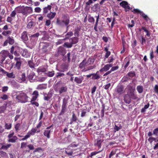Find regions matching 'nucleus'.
<instances>
[{
	"label": "nucleus",
	"instance_id": "obj_47",
	"mask_svg": "<svg viewBox=\"0 0 158 158\" xmlns=\"http://www.w3.org/2000/svg\"><path fill=\"white\" fill-rule=\"evenodd\" d=\"M140 15L146 20H148V17L147 16L145 15L143 11H141V13Z\"/></svg>",
	"mask_w": 158,
	"mask_h": 158
},
{
	"label": "nucleus",
	"instance_id": "obj_38",
	"mask_svg": "<svg viewBox=\"0 0 158 158\" xmlns=\"http://www.w3.org/2000/svg\"><path fill=\"white\" fill-rule=\"evenodd\" d=\"M124 61L126 62V64L124 66V69H126L130 64V61L128 60V59L125 58Z\"/></svg>",
	"mask_w": 158,
	"mask_h": 158
},
{
	"label": "nucleus",
	"instance_id": "obj_19",
	"mask_svg": "<svg viewBox=\"0 0 158 158\" xmlns=\"http://www.w3.org/2000/svg\"><path fill=\"white\" fill-rule=\"evenodd\" d=\"M103 141V139L97 140L95 143V145L97 146L98 148H101V144Z\"/></svg>",
	"mask_w": 158,
	"mask_h": 158
},
{
	"label": "nucleus",
	"instance_id": "obj_40",
	"mask_svg": "<svg viewBox=\"0 0 158 158\" xmlns=\"http://www.w3.org/2000/svg\"><path fill=\"white\" fill-rule=\"evenodd\" d=\"M46 71V69L44 68H39L37 70L38 73L40 72H44Z\"/></svg>",
	"mask_w": 158,
	"mask_h": 158
},
{
	"label": "nucleus",
	"instance_id": "obj_2",
	"mask_svg": "<svg viewBox=\"0 0 158 158\" xmlns=\"http://www.w3.org/2000/svg\"><path fill=\"white\" fill-rule=\"evenodd\" d=\"M69 22V17L68 15H64L62 18V20L61 21L57 19L56 24L60 26H63L64 25L67 26Z\"/></svg>",
	"mask_w": 158,
	"mask_h": 158
},
{
	"label": "nucleus",
	"instance_id": "obj_11",
	"mask_svg": "<svg viewBox=\"0 0 158 158\" xmlns=\"http://www.w3.org/2000/svg\"><path fill=\"white\" fill-rule=\"evenodd\" d=\"M15 60L16 61V63L15 64V67L18 69H19L20 68V66L22 63L21 61L20 60V58L15 57Z\"/></svg>",
	"mask_w": 158,
	"mask_h": 158
},
{
	"label": "nucleus",
	"instance_id": "obj_14",
	"mask_svg": "<svg viewBox=\"0 0 158 158\" xmlns=\"http://www.w3.org/2000/svg\"><path fill=\"white\" fill-rule=\"evenodd\" d=\"M18 49L23 56L26 57L27 56V49H23L20 48H18Z\"/></svg>",
	"mask_w": 158,
	"mask_h": 158
},
{
	"label": "nucleus",
	"instance_id": "obj_54",
	"mask_svg": "<svg viewBox=\"0 0 158 158\" xmlns=\"http://www.w3.org/2000/svg\"><path fill=\"white\" fill-rule=\"evenodd\" d=\"M150 59L151 60H152L154 58V53L153 51L152 50L150 52Z\"/></svg>",
	"mask_w": 158,
	"mask_h": 158
},
{
	"label": "nucleus",
	"instance_id": "obj_26",
	"mask_svg": "<svg viewBox=\"0 0 158 158\" xmlns=\"http://www.w3.org/2000/svg\"><path fill=\"white\" fill-rule=\"evenodd\" d=\"M56 13L55 12H50L47 15V17L50 19H52L54 18L55 16Z\"/></svg>",
	"mask_w": 158,
	"mask_h": 158
},
{
	"label": "nucleus",
	"instance_id": "obj_51",
	"mask_svg": "<svg viewBox=\"0 0 158 158\" xmlns=\"http://www.w3.org/2000/svg\"><path fill=\"white\" fill-rule=\"evenodd\" d=\"M108 61L107 62L108 63H110L112 62L114 60V59L113 58V56H111L108 59Z\"/></svg>",
	"mask_w": 158,
	"mask_h": 158
},
{
	"label": "nucleus",
	"instance_id": "obj_34",
	"mask_svg": "<svg viewBox=\"0 0 158 158\" xmlns=\"http://www.w3.org/2000/svg\"><path fill=\"white\" fill-rule=\"evenodd\" d=\"M25 9L27 15L32 12V8L30 7H25Z\"/></svg>",
	"mask_w": 158,
	"mask_h": 158
},
{
	"label": "nucleus",
	"instance_id": "obj_7",
	"mask_svg": "<svg viewBox=\"0 0 158 158\" xmlns=\"http://www.w3.org/2000/svg\"><path fill=\"white\" fill-rule=\"evenodd\" d=\"M115 91L119 95L124 94L125 91L124 86L122 85H118Z\"/></svg>",
	"mask_w": 158,
	"mask_h": 158
},
{
	"label": "nucleus",
	"instance_id": "obj_28",
	"mask_svg": "<svg viewBox=\"0 0 158 158\" xmlns=\"http://www.w3.org/2000/svg\"><path fill=\"white\" fill-rule=\"evenodd\" d=\"M11 146V144H7L6 145H2L1 147L0 148V149H2L5 150H6L8 148H9Z\"/></svg>",
	"mask_w": 158,
	"mask_h": 158
},
{
	"label": "nucleus",
	"instance_id": "obj_59",
	"mask_svg": "<svg viewBox=\"0 0 158 158\" xmlns=\"http://www.w3.org/2000/svg\"><path fill=\"white\" fill-rule=\"evenodd\" d=\"M110 86H111V84L110 83H109L107 84L104 85V89L107 90V89H108L110 88Z\"/></svg>",
	"mask_w": 158,
	"mask_h": 158
},
{
	"label": "nucleus",
	"instance_id": "obj_3",
	"mask_svg": "<svg viewBox=\"0 0 158 158\" xmlns=\"http://www.w3.org/2000/svg\"><path fill=\"white\" fill-rule=\"evenodd\" d=\"M9 54V52L6 50H3L0 52V63L3 64L6 57L8 56Z\"/></svg>",
	"mask_w": 158,
	"mask_h": 158
},
{
	"label": "nucleus",
	"instance_id": "obj_39",
	"mask_svg": "<svg viewBox=\"0 0 158 158\" xmlns=\"http://www.w3.org/2000/svg\"><path fill=\"white\" fill-rule=\"evenodd\" d=\"M23 6H18L15 9V10L18 13H22Z\"/></svg>",
	"mask_w": 158,
	"mask_h": 158
},
{
	"label": "nucleus",
	"instance_id": "obj_25",
	"mask_svg": "<svg viewBox=\"0 0 158 158\" xmlns=\"http://www.w3.org/2000/svg\"><path fill=\"white\" fill-rule=\"evenodd\" d=\"M7 40L8 43L10 45H12L14 43V40L13 39V37L11 38L9 36L7 38Z\"/></svg>",
	"mask_w": 158,
	"mask_h": 158
},
{
	"label": "nucleus",
	"instance_id": "obj_50",
	"mask_svg": "<svg viewBox=\"0 0 158 158\" xmlns=\"http://www.w3.org/2000/svg\"><path fill=\"white\" fill-rule=\"evenodd\" d=\"M94 59L89 58L88 59L87 62L89 63V64H91L94 63Z\"/></svg>",
	"mask_w": 158,
	"mask_h": 158
},
{
	"label": "nucleus",
	"instance_id": "obj_20",
	"mask_svg": "<svg viewBox=\"0 0 158 158\" xmlns=\"http://www.w3.org/2000/svg\"><path fill=\"white\" fill-rule=\"evenodd\" d=\"M80 31V28L77 27L75 28L74 31V35L76 36H79V31Z\"/></svg>",
	"mask_w": 158,
	"mask_h": 158
},
{
	"label": "nucleus",
	"instance_id": "obj_35",
	"mask_svg": "<svg viewBox=\"0 0 158 158\" xmlns=\"http://www.w3.org/2000/svg\"><path fill=\"white\" fill-rule=\"evenodd\" d=\"M72 44H76L77 43L78 41V39L77 37H74L71 39Z\"/></svg>",
	"mask_w": 158,
	"mask_h": 158
},
{
	"label": "nucleus",
	"instance_id": "obj_55",
	"mask_svg": "<svg viewBox=\"0 0 158 158\" xmlns=\"http://www.w3.org/2000/svg\"><path fill=\"white\" fill-rule=\"evenodd\" d=\"M11 31H4L2 33V34L5 36H6L7 35H9L11 34Z\"/></svg>",
	"mask_w": 158,
	"mask_h": 158
},
{
	"label": "nucleus",
	"instance_id": "obj_64",
	"mask_svg": "<svg viewBox=\"0 0 158 158\" xmlns=\"http://www.w3.org/2000/svg\"><path fill=\"white\" fill-rule=\"evenodd\" d=\"M154 90L155 92L157 94H158V85H156L155 86L154 88Z\"/></svg>",
	"mask_w": 158,
	"mask_h": 158
},
{
	"label": "nucleus",
	"instance_id": "obj_9",
	"mask_svg": "<svg viewBox=\"0 0 158 158\" xmlns=\"http://www.w3.org/2000/svg\"><path fill=\"white\" fill-rule=\"evenodd\" d=\"M120 5L125 9L126 11H127L126 9L128 10H130L131 9L129 6L128 2L125 1H123L120 3Z\"/></svg>",
	"mask_w": 158,
	"mask_h": 158
},
{
	"label": "nucleus",
	"instance_id": "obj_41",
	"mask_svg": "<svg viewBox=\"0 0 158 158\" xmlns=\"http://www.w3.org/2000/svg\"><path fill=\"white\" fill-rule=\"evenodd\" d=\"M127 88L128 89V92L133 91L134 92L135 90V89L134 88L133 86L129 85L127 86Z\"/></svg>",
	"mask_w": 158,
	"mask_h": 158
},
{
	"label": "nucleus",
	"instance_id": "obj_29",
	"mask_svg": "<svg viewBox=\"0 0 158 158\" xmlns=\"http://www.w3.org/2000/svg\"><path fill=\"white\" fill-rule=\"evenodd\" d=\"M131 11L134 14H139L141 13V11L139 10L138 9H134L133 10H131Z\"/></svg>",
	"mask_w": 158,
	"mask_h": 158
},
{
	"label": "nucleus",
	"instance_id": "obj_17",
	"mask_svg": "<svg viewBox=\"0 0 158 158\" xmlns=\"http://www.w3.org/2000/svg\"><path fill=\"white\" fill-rule=\"evenodd\" d=\"M72 114H73L72 118H71V122L70 123V124H71L73 122H76L77 120V118L76 114L74 112H73Z\"/></svg>",
	"mask_w": 158,
	"mask_h": 158
},
{
	"label": "nucleus",
	"instance_id": "obj_43",
	"mask_svg": "<svg viewBox=\"0 0 158 158\" xmlns=\"http://www.w3.org/2000/svg\"><path fill=\"white\" fill-rule=\"evenodd\" d=\"M35 75V73H31L29 74V75L28 76V77L30 80H32L33 77H34Z\"/></svg>",
	"mask_w": 158,
	"mask_h": 158
},
{
	"label": "nucleus",
	"instance_id": "obj_52",
	"mask_svg": "<svg viewBox=\"0 0 158 158\" xmlns=\"http://www.w3.org/2000/svg\"><path fill=\"white\" fill-rule=\"evenodd\" d=\"M79 145V143H77L76 142H74L72 143L71 145L70 146L72 148H75L77 147Z\"/></svg>",
	"mask_w": 158,
	"mask_h": 158
},
{
	"label": "nucleus",
	"instance_id": "obj_21",
	"mask_svg": "<svg viewBox=\"0 0 158 158\" xmlns=\"http://www.w3.org/2000/svg\"><path fill=\"white\" fill-rule=\"evenodd\" d=\"M17 137L16 136H14L13 137L10 139H8V141L9 142L14 143L16 142V140L18 139Z\"/></svg>",
	"mask_w": 158,
	"mask_h": 158
},
{
	"label": "nucleus",
	"instance_id": "obj_60",
	"mask_svg": "<svg viewBox=\"0 0 158 158\" xmlns=\"http://www.w3.org/2000/svg\"><path fill=\"white\" fill-rule=\"evenodd\" d=\"M110 69V70L111 72L114 71L115 70H117L118 69V66H113Z\"/></svg>",
	"mask_w": 158,
	"mask_h": 158
},
{
	"label": "nucleus",
	"instance_id": "obj_1",
	"mask_svg": "<svg viewBox=\"0 0 158 158\" xmlns=\"http://www.w3.org/2000/svg\"><path fill=\"white\" fill-rule=\"evenodd\" d=\"M28 97L27 94L22 91H21L19 94L17 95L16 99L21 103H25L28 101L27 98Z\"/></svg>",
	"mask_w": 158,
	"mask_h": 158
},
{
	"label": "nucleus",
	"instance_id": "obj_46",
	"mask_svg": "<svg viewBox=\"0 0 158 158\" xmlns=\"http://www.w3.org/2000/svg\"><path fill=\"white\" fill-rule=\"evenodd\" d=\"M28 64L29 67L31 68H34L35 64L31 60H29L28 61Z\"/></svg>",
	"mask_w": 158,
	"mask_h": 158
},
{
	"label": "nucleus",
	"instance_id": "obj_27",
	"mask_svg": "<svg viewBox=\"0 0 158 158\" xmlns=\"http://www.w3.org/2000/svg\"><path fill=\"white\" fill-rule=\"evenodd\" d=\"M51 8V6L50 5H48V6L44 8V14L47 13L48 11L50 10Z\"/></svg>",
	"mask_w": 158,
	"mask_h": 158
},
{
	"label": "nucleus",
	"instance_id": "obj_13",
	"mask_svg": "<svg viewBox=\"0 0 158 158\" xmlns=\"http://www.w3.org/2000/svg\"><path fill=\"white\" fill-rule=\"evenodd\" d=\"M127 94H128L129 96H130V98L131 99H132L133 100H135L137 98V95L135 94L134 92L133 91L131 92H127Z\"/></svg>",
	"mask_w": 158,
	"mask_h": 158
},
{
	"label": "nucleus",
	"instance_id": "obj_33",
	"mask_svg": "<svg viewBox=\"0 0 158 158\" xmlns=\"http://www.w3.org/2000/svg\"><path fill=\"white\" fill-rule=\"evenodd\" d=\"M67 90V88L66 86L62 87L60 88V89L59 90V93L60 94H61L64 92H65Z\"/></svg>",
	"mask_w": 158,
	"mask_h": 158
},
{
	"label": "nucleus",
	"instance_id": "obj_42",
	"mask_svg": "<svg viewBox=\"0 0 158 158\" xmlns=\"http://www.w3.org/2000/svg\"><path fill=\"white\" fill-rule=\"evenodd\" d=\"M156 139L155 138L150 137L148 139V140L151 143L153 141H154L156 142L157 140H156Z\"/></svg>",
	"mask_w": 158,
	"mask_h": 158
},
{
	"label": "nucleus",
	"instance_id": "obj_56",
	"mask_svg": "<svg viewBox=\"0 0 158 158\" xmlns=\"http://www.w3.org/2000/svg\"><path fill=\"white\" fill-rule=\"evenodd\" d=\"M128 75L131 77H134L135 76V73L134 72H130L128 73Z\"/></svg>",
	"mask_w": 158,
	"mask_h": 158
},
{
	"label": "nucleus",
	"instance_id": "obj_15",
	"mask_svg": "<svg viewBox=\"0 0 158 158\" xmlns=\"http://www.w3.org/2000/svg\"><path fill=\"white\" fill-rule=\"evenodd\" d=\"M87 64V62L86 61V59H84L82 62L80 63L79 65V67L81 69H85V66Z\"/></svg>",
	"mask_w": 158,
	"mask_h": 158
},
{
	"label": "nucleus",
	"instance_id": "obj_62",
	"mask_svg": "<svg viewBox=\"0 0 158 158\" xmlns=\"http://www.w3.org/2000/svg\"><path fill=\"white\" fill-rule=\"evenodd\" d=\"M158 133V127L155 129L153 131V134L157 135Z\"/></svg>",
	"mask_w": 158,
	"mask_h": 158
},
{
	"label": "nucleus",
	"instance_id": "obj_18",
	"mask_svg": "<svg viewBox=\"0 0 158 158\" xmlns=\"http://www.w3.org/2000/svg\"><path fill=\"white\" fill-rule=\"evenodd\" d=\"M44 100L47 101H49L52 96V95L49 93L48 94L44 93Z\"/></svg>",
	"mask_w": 158,
	"mask_h": 158
},
{
	"label": "nucleus",
	"instance_id": "obj_16",
	"mask_svg": "<svg viewBox=\"0 0 158 158\" xmlns=\"http://www.w3.org/2000/svg\"><path fill=\"white\" fill-rule=\"evenodd\" d=\"M21 38L24 41H27L28 40V37L27 35V33L26 31H24L22 34Z\"/></svg>",
	"mask_w": 158,
	"mask_h": 158
},
{
	"label": "nucleus",
	"instance_id": "obj_22",
	"mask_svg": "<svg viewBox=\"0 0 158 158\" xmlns=\"http://www.w3.org/2000/svg\"><path fill=\"white\" fill-rule=\"evenodd\" d=\"M96 67L95 65H93V66H89L87 67V69H84L82 70V72H85L88 71H89L91 69H94Z\"/></svg>",
	"mask_w": 158,
	"mask_h": 158
},
{
	"label": "nucleus",
	"instance_id": "obj_44",
	"mask_svg": "<svg viewBox=\"0 0 158 158\" xmlns=\"http://www.w3.org/2000/svg\"><path fill=\"white\" fill-rule=\"evenodd\" d=\"M11 124L9 123L8 124L6 123H5V129H10L11 128Z\"/></svg>",
	"mask_w": 158,
	"mask_h": 158
},
{
	"label": "nucleus",
	"instance_id": "obj_30",
	"mask_svg": "<svg viewBox=\"0 0 158 158\" xmlns=\"http://www.w3.org/2000/svg\"><path fill=\"white\" fill-rule=\"evenodd\" d=\"M136 89L139 93H141L143 92V87L141 85H138Z\"/></svg>",
	"mask_w": 158,
	"mask_h": 158
},
{
	"label": "nucleus",
	"instance_id": "obj_53",
	"mask_svg": "<svg viewBox=\"0 0 158 158\" xmlns=\"http://www.w3.org/2000/svg\"><path fill=\"white\" fill-rule=\"evenodd\" d=\"M67 57L66 56L63 57V60L64 61H65L67 60V58L68 61H69V52L67 53Z\"/></svg>",
	"mask_w": 158,
	"mask_h": 158
},
{
	"label": "nucleus",
	"instance_id": "obj_31",
	"mask_svg": "<svg viewBox=\"0 0 158 158\" xmlns=\"http://www.w3.org/2000/svg\"><path fill=\"white\" fill-rule=\"evenodd\" d=\"M82 79L79 77H76L74 79V81L77 84H80L81 83Z\"/></svg>",
	"mask_w": 158,
	"mask_h": 158
},
{
	"label": "nucleus",
	"instance_id": "obj_12",
	"mask_svg": "<svg viewBox=\"0 0 158 158\" xmlns=\"http://www.w3.org/2000/svg\"><path fill=\"white\" fill-rule=\"evenodd\" d=\"M123 97L125 103L127 104H129L131 102V99L127 93L124 95Z\"/></svg>",
	"mask_w": 158,
	"mask_h": 158
},
{
	"label": "nucleus",
	"instance_id": "obj_45",
	"mask_svg": "<svg viewBox=\"0 0 158 158\" xmlns=\"http://www.w3.org/2000/svg\"><path fill=\"white\" fill-rule=\"evenodd\" d=\"M6 76L9 78H14L15 77V76L13 73H8L7 72V73H6Z\"/></svg>",
	"mask_w": 158,
	"mask_h": 158
},
{
	"label": "nucleus",
	"instance_id": "obj_5",
	"mask_svg": "<svg viewBox=\"0 0 158 158\" xmlns=\"http://www.w3.org/2000/svg\"><path fill=\"white\" fill-rule=\"evenodd\" d=\"M99 71H97L95 73H92L87 75L86 76L87 78H89L91 77L93 80H98L101 78V75L99 73Z\"/></svg>",
	"mask_w": 158,
	"mask_h": 158
},
{
	"label": "nucleus",
	"instance_id": "obj_63",
	"mask_svg": "<svg viewBox=\"0 0 158 158\" xmlns=\"http://www.w3.org/2000/svg\"><path fill=\"white\" fill-rule=\"evenodd\" d=\"M5 109V107L4 106H0V113L3 112Z\"/></svg>",
	"mask_w": 158,
	"mask_h": 158
},
{
	"label": "nucleus",
	"instance_id": "obj_36",
	"mask_svg": "<svg viewBox=\"0 0 158 158\" xmlns=\"http://www.w3.org/2000/svg\"><path fill=\"white\" fill-rule=\"evenodd\" d=\"M48 77H52L54 75V72L52 71H49L47 73H45Z\"/></svg>",
	"mask_w": 158,
	"mask_h": 158
},
{
	"label": "nucleus",
	"instance_id": "obj_24",
	"mask_svg": "<svg viewBox=\"0 0 158 158\" xmlns=\"http://www.w3.org/2000/svg\"><path fill=\"white\" fill-rule=\"evenodd\" d=\"M50 130H45L44 133V135L45 136L47 137L48 138H50Z\"/></svg>",
	"mask_w": 158,
	"mask_h": 158
},
{
	"label": "nucleus",
	"instance_id": "obj_23",
	"mask_svg": "<svg viewBox=\"0 0 158 158\" xmlns=\"http://www.w3.org/2000/svg\"><path fill=\"white\" fill-rule=\"evenodd\" d=\"M30 38L31 44L32 45H35L37 40V39L34 38L31 36Z\"/></svg>",
	"mask_w": 158,
	"mask_h": 158
},
{
	"label": "nucleus",
	"instance_id": "obj_6",
	"mask_svg": "<svg viewBox=\"0 0 158 158\" xmlns=\"http://www.w3.org/2000/svg\"><path fill=\"white\" fill-rule=\"evenodd\" d=\"M66 53V50L64 48L61 46H60L57 49V53L56 54V56H58L60 55L64 56Z\"/></svg>",
	"mask_w": 158,
	"mask_h": 158
},
{
	"label": "nucleus",
	"instance_id": "obj_8",
	"mask_svg": "<svg viewBox=\"0 0 158 158\" xmlns=\"http://www.w3.org/2000/svg\"><path fill=\"white\" fill-rule=\"evenodd\" d=\"M68 103L67 100L64 98L63 100V103L62 105V109L61 111L60 114V115H61L64 114L66 111V108L67 104Z\"/></svg>",
	"mask_w": 158,
	"mask_h": 158
},
{
	"label": "nucleus",
	"instance_id": "obj_48",
	"mask_svg": "<svg viewBox=\"0 0 158 158\" xmlns=\"http://www.w3.org/2000/svg\"><path fill=\"white\" fill-rule=\"evenodd\" d=\"M33 23V22L32 21L29 22L27 24V27L28 28H31L33 26H34Z\"/></svg>",
	"mask_w": 158,
	"mask_h": 158
},
{
	"label": "nucleus",
	"instance_id": "obj_10",
	"mask_svg": "<svg viewBox=\"0 0 158 158\" xmlns=\"http://www.w3.org/2000/svg\"><path fill=\"white\" fill-rule=\"evenodd\" d=\"M113 66L112 64H107L105 65L100 70V72H106L108 71L110 68L111 67Z\"/></svg>",
	"mask_w": 158,
	"mask_h": 158
},
{
	"label": "nucleus",
	"instance_id": "obj_32",
	"mask_svg": "<svg viewBox=\"0 0 158 158\" xmlns=\"http://www.w3.org/2000/svg\"><path fill=\"white\" fill-rule=\"evenodd\" d=\"M12 85L14 87L17 88H18L19 87V85L18 83L16 82L15 81L13 80L11 81Z\"/></svg>",
	"mask_w": 158,
	"mask_h": 158
},
{
	"label": "nucleus",
	"instance_id": "obj_57",
	"mask_svg": "<svg viewBox=\"0 0 158 158\" xmlns=\"http://www.w3.org/2000/svg\"><path fill=\"white\" fill-rule=\"evenodd\" d=\"M20 79L23 81H25V73H23L22 74Z\"/></svg>",
	"mask_w": 158,
	"mask_h": 158
},
{
	"label": "nucleus",
	"instance_id": "obj_49",
	"mask_svg": "<svg viewBox=\"0 0 158 158\" xmlns=\"http://www.w3.org/2000/svg\"><path fill=\"white\" fill-rule=\"evenodd\" d=\"M88 21L89 23H94L95 22V19L94 17L90 16L88 18Z\"/></svg>",
	"mask_w": 158,
	"mask_h": 158
},
{
	"label": "nucleus",
	"instance_id": "obj_4",
	"mask_svg": "<svg viewBox=\"0 0 158 158\" xmlns=\"http://www.w3.org/2000/svg\"><path fill=\"white\" fill-rule=\"evenodd\" d=\"M41 45L42 46V50L44 53L50 51L51 49L50 44L48 43H42L40 44V45Z\"/></svg>",
	"mask_w": 158,
	"mask_h": 158
},
{
	"label": "nucleus",
	"instance_id": "obj_37",
	"mask_svg": "<svg viewBox=\"0 0 158 158\" xmlns=\"http://www.w3.org/2000/svg\"><path fill=\"white\" fill-rule=\"evenodd\" d=\"M150 106L149 103H148L147 105H145L144 107L142 108L141 110V113H143L145 111V110L148 108Z\"/></svg>",
	"mask_w": 158,
	"mask_h": 158
},
{
	"label": "nucleus",
	"instance_id": "obj_61",
	"mask_svg": "<svg viewBox=\"0 0 158 158\" xmlns=\"http://www.w3.org/2000/svg\"><path fill=\"white\" fill-rule=\"evenodd\" d=\"M20 126V125L19 123H18L15 125V129L16 131L19 130V128Z\"/></svg>",
	"mask_w": 158,
	"mask_h": 158
},
{
	"label": "nucleus",
	"instance_id": "obj_58",
	"mask_svg": "<svg viewBox=\"0 0 158 158\" xmlns=\"http://www.w3.org/2000/svg\"><path fill=\"white\" fill-rule=\"evenodd\" d=\"M102 150L101 151H99L98 152H91L90 154V156L92 157L94 156L97 153L101 152L102 151Z\"/></svg>",
	"mask_w": 158,
	"mask_h": 158
}]
</instances>
